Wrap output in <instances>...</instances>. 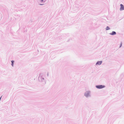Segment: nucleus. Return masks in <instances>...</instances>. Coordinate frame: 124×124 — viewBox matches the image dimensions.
<instances>
[{"label": "nucleus", "mask_w": 124, "mask_h": 124, "mask_svg": "<svg viewBox=\"0 0 124 124\" xmlns=\"http://www.w3.org/2000/svg\"><path fill=\"white\" fill-rule=\"evenodd\" d=\"M110 29V28L108 26H107L106 28V30H108Z\"/></svg>", "instance_id": "obj_7"}, {"label": "nucleus", "mask_w": 124, "mask_h": 124, "mask_svg": "<svg viewBox=\"0 0 124 124\" xmlns=\"http://www.w3.org/2000/svg\"><path fill=\"white\" fill-rule=\"evenodd\" d=\"M84 95L86 98L91 97L92 96L91 91L89 90L86 91L84 93Z\"/></svg>", "instance_id": "obj_1"}, {"label": "nucleus", "mask_w": 124, "mask_h": 124, "mask_svg": "<svg viewBox=\"0 0 124 124\" xmlns=\"http://www.w3.org/2000/svg\"><path fill=\"white\" fill-rule=\"evenodd\" d=\"M96 88L99 89H101L105 87V86L104 85H96L95 86Z\"/></svg>", "instance_id": "obj_3"}, {"label": "nucleus", "mask_w": 124, "mask_h": 124, "mask_svg": "<svg viewBox=\"0 0 124 124\" xmlns=\"http://www.w3.org/2000/svg\"><path fill=\"white\" fill-rule=\"evenodd\" d=\"M44 4H39V5H44Z\"/></svg>", "instance_id": "obj_11"}, {"label": "nucleus", "mask_w": 124, "mask_h": 124, "mask_svg": "<svg viewBox=\"0 0 124 124\" xmlns=\"http://www.w3.org/2000/svg\"><path fill=\"white\" fill-rule=\"evenodd\" d=\"M47 76H48L49 75V73H48L47 74Z\"/></svg>", "instance_id": "obj_12"}, {"label": "nucleus", "mask_w": 124, "mask_h": 124, "mask_svg": "<svg viewBox=\"0 0 124 124\" xmlns=\"http://www.w3.org/2000/svg\"><path fill=\"white\" fill-rule=\"evenodd\" d=\"M11 65L12 67H13V66H14V61L13 60H12V61H11Z\"/></svg>", "instance_id": "obj_8"}, {"label": "nucleus", "mask_w": 124, "mask_h": 124, "mask_svg": "<svg viewBox=\"0 0 124 124\" xmlns=\"http://www.w3.org/2000/svg\"><path fill=\"white\" fill-rule=\"evenodd\" d=\"M40 2H43L44 3L45 2V1H46V0H40Z\"/></svg>", "instance_id": "obj_9"}, {"label": "nucleus", "mask_w": 124, "mask_h": 124, "mask_svg": "<svg viewBox=\"0 0 124 124\" xmlns=\"http://www.w3.org/2000/svg\"><path fill=\"white\" fill-rule=\"evenodd\" d=\"M122 43H121V44H120V46H119V47L120 48L121 47V46H122Z\"/></svg>", "instance_id": "obj_10"}, {"label": "nucleus", "mask_w": 124, "mask_h": 124, "mask_svg": "<svg viewBox=\"0 0 124 124\" xmlns=\"http://www.w3.org/2000/svg\"><path fill=\"white\" fill-rule=\"evenodd\" d=\"M102 61H97L96 64V65H100L102 64Z\"/></svg>", "instance_id": "obj_5"}, {"label": "nucleus", "mask_w": 124, "mask_h": 124, "mask_svg": "<svg viewBox=\"0 0 124 124\" xmlns=\"http://www.w3.org/2000/svg\"><path fill=\"white\" fill-rule=\"evenodd\" d=\"M109 34L111 35H114L116 34V33L115 31H113L111 33H109Z\"/></svg>", "instance_id": "obj_6"}, {"label": "nucleus", "mask_w": 124, "mask_h": 124, "mask_svg": "<svg viewBox=\"0 0 124 124\" xmlns=\"http://www.w3.org/2000/svg\"><path fill=\"white\" fill-rule=\"evenodd\" d=\"M39 82H43L44 84L46 83V81L42 76H39Z\"/></svg>", "instance_id": "obj_2"}, {"label": "nucleus", "mask_w": 124, "mask_h": 124, "mask_svg": "<svg viewBox=\"0 0 124 124\" xmlns=\"http://www.w3.org/2000/svg\"><path fill=\"white\" fill-rule=\"evenodd\" d=\"M120 11H122L124 10V6L122 4H121L120 5Z\"/></svg>", "instance_id": "obj_4"}]
</instances>
